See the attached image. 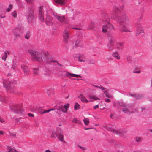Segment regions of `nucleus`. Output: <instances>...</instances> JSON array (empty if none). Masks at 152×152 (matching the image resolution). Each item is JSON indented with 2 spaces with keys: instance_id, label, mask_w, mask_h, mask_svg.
<instances>
[{
  "instance_id": "nucleus-1",
  "label": "nucleus",
  "mask_w": 152,
  "mask_h": 152,
  "mask_svg": "<svg viewBox=\"0 0 152 152\" xmlns=\"http://www.w3.org/2000/svg\"><path fill=\"white\" fill-rule=\"evenodd\" d=\"M109 17L108 14L105 12L102 14L101 21L104 24L102 26V32L107 34L109 37H112L113 33L112 31L114 28L113 26L109 21Z\"/></svg>"
},
{
  "instance_id": "nucleus-2",
  "label": "nucleus",
  "mask_w": 152,
  "mask_h": 152,
  "mask_svg": "<svg viewBox=\"0 0 152 152\" xmlns=\"http://www.w3.org/2000/svg\"><path fill=\"white\" fill-rule=\"evenodd\" d=\"M110 15L112 18L119 21L121 25L123 23L126 25L129 24V20L128 17L125 15L122 14L121 10L117 7H115L110 12Z\"/></svg>"
},
{
  "instance_id": "nucleus-3",
  "label": "nucleus",
  "mask_w": 152,
  "mask_h": 152,
  "mask_svg": "<svg viewBox=\"0 0 152 152\" xmlns=\"http://www.w3.org/2000/svg\"><path fill=\"white\" fill-rule=\"evenodd\" d=\"M28 53L31 56V59L35 61L42 63L43 61H46L49 59L47 58L48 53L46 52H39L32 50L28 51Z\"/></svg>"
},
{
  "instance_id": "nucleus-4",
  "label": "nucleus",
  "mask_w": 152,
  "mask_h": 152,
  "mask_svg": "<svg viewBox=\"0 0 152 152\" xmlns=\"http://www.w3.org/2000/svg\"><path fill=\"white\" fill-rule=\"evenodd\" d=\"M10 109L17 114H22L24 110L22 105L20 104H15L10 105Z\"/></svg>"
},
{
  "instance_id": "nucleus-5",
  "label": "nucleus",
  "mask_w": 152,
  "mask_h": 152,
  "mask_svg": "<svg viewBox=\"0 0 152 152\" xmlns=\"http://www.w3.org/2000/svg\"><path fill=\"white\" fill-rule=\"evenodd\" d=\"M3 83L4 87L8 90V92H13L14 90V87L13 85H12L11 82L8 80H4Z\"/></svg>"
},
{
  "instance_id": "nucleus-6",
  "label": "nucleus",
  "mask_w": 152,
  "mask_h": 152,
  "mask_svg": "<svg viewBox=\"0 0 152 152\" xmlns=\"http://www.w3.org/2000/svg\"><path fill=\"white\" fill-rule=\"evenodd\" d=\"M71 33L69 31L66 29L64 30L62 36L63 38V42L64 43L67 44L69 40V37Z\"/></svg>"
},
{
  "instance_id": "nucleus-7",
  "label": "nucleus",
  "mask_w": 152,
  "mask_h": 152,
  "mask_svg": "<svg viewBox=\"0 0 152 152\" xmlns=\"http://www.w3.org/2000/svg\"><path fill=\"white\" fill-rule=\"evenodd\" d=\"M45 22L46 25L48 26L52 25L53 23V21L52 17L49 15H47L45 20Z\"/></svg>"
},
{
  "instance_id": "nucleus-8",
  "label": "nucleus",
  "mask_w": 152,
  "mask_h": 152,
  "mask_svg": "<svg viewBox=\"0 0 152 152\" xmlns=\"http://www.w3.org/2000/svg\"><path fill=\"white\" fill-rule=\"evenodd\" d=\"M110 39L109 42L107 45L108 48L110 50H112L114 49V38L113 36L112 37H110Z\"/></svg>"
},
{
  "instance_id": "nucleus-9",
  "label": "nucleus",
  "mask_w": 152,
  "mask_h": 152,
  "mask_svg": "<svg viewBox=\"0 0 152 152\" xmlns=\"http://www.w3.org/2000/svg\"><path fill=\"white\" fill-rule=\"evenodd\" d=\"M57 20L61 23H67V20L65 17L64 16L56 15H54Z\"/></svg>"
},
{
  "instance_id": "nucleus-10",
  "label": "nucleus",
  "mask_w": 152,
  "mask_h": 152,
  "mask_svg": "<svg viewBox=\"0 0 152 152\" xmlns=\"http://www.w3.org/2000/svg\"><path fill=\"white\" fill-rule=\"evenodd\" d=\"M42 7L41 6L39 7V18L40 21L43 22L44 21V12L42 10Z\"/></svg>"
},
{
  "instance_id": "nucleus-11",
  "label": "nucleus",
  "mask_w": 152,
  "mask_h": 152,
  "mask_svg": "<svg viewBox=\"0 0 152 152\" xmlns=\"http://www.w3.org/2000/svg\"><path fill=\"white\" fill-rule=\"evenodd\" d=\"M34 12L33 11H30L27 15L28 22L29 23H31L34 19Z\"/></svg>"
},
{
  "instance_id": "nucleus-12",
  "label": "nucleus",
  "mask_w": 152,
  "mask_h": 152,
  "mask_svg": "<svg viewBox=\"0 0 152 152\" xmlns=\"http://www.w3.org/2000/svg\"><path fill=\"white\" fill-rule=\"evenodd\" d=\"M69 105V104L67 103L65 104L64 106H59L58 107V109L61 110L64 113H66L68 110Z\"/></svg>"
},
{
  "instance_id": "nucleus-13",
  "label": "nucleus",
  "mask_w": 152,
  "mask_h": 152,
  "mask_svg": "<svg viewBox=\"0 0 152 152\" xmlns=\"http://www.w3.org/2000/svg\"><path fill=\"white\" fill-rule=\"evenodd\" d=\"M21 68L23 70L24 75H27L30 74V71L28 66L24 65H21Z\"/></svg>"
},
{
  "instance_id": "nucleus-14",
  "label": "nucleus",
  "mask_w": 152,
  "mask_h": 152,
  "mask_svg": "<svg viewBox=\"0 0 152 152\" xmlns=\"http://www.w3.org/2000/svg\"><path fill=\"white\" fill-rule=\"evenodd\" d=\"M103 127L106 129L110 131H112V132L115 133H116V134H121V132L118 131H117L116 130L111 129L109 127V126H108L107 124L104 125Z\"/></svg>"
},
{
  "instance_id": "nucleus-15",
  "label": "nucleus",
  "mask_w": 152,
  "mask_h": 152,
  "mask_svg": "<svg viewBox=\"0 0 152 152\" xmlns=\"http://www.w3.org/2000/svg\"><path fill=\"white\" fill-rule=\"evenodd\" d=\"M65 76L69 78H70L71 77H74L77 78H81V75L78 74H75L73 73H71L68 72H66L65 74Z\"/></svg>"
},
{
  "instance_id": "nucleus-16",
  "label": "nucleus",
  "mask_w": 152,
  "mask_h": 152,
  "mask_svg": "<svg viewBox=\"0 0 152 152\" xmlns=\"http://www.w3.org/2000/svg\"><path fill=\"white\" fill-rule=\"evenodd\" d=\"M89 101L93 102L95 100H100V99L96 96L94 95H91L89 97Z\"/></svg>"
},
{
  "instance_id": "nucleus-17",
  "label": "nucleus",
  "mask_w": 152,
  "mask_h": 152,
  "mask_svg": "<svg viewBox=\"0 0 152 152\" xmlns=\"http://www.w3.org/2000/svg\"><path fill=\"white\" fill-rule=\"evenodd\" d=\"M122 111L124 113L128 114H130L134 113L133 111L131 110L126 107L123 108L122 109Z\"/></svg>"
},
{
  "instance_id": "nucleus-18",
  "label": "nucleus",
  "mask_w": 152,
  "mask_h": 152,
  "mask_svg": "<svg viewBox=\"0 0 152 152\" xmlns=\"http://www.w3.org/2000/svg\"><path fill=\"white\" fill-rule=\"evenodd\" d=\"M123 43L121 42L118 43L116 45V48L118 50L121 51L123 48Z\"/></svg>"
},
{
  "instance_id": "nucleus-19",
  "label": "nucleus",
  "mask_w": 152,
  "mask_h": 152,
  "mask_svg": "<svg viewBox=\"0 0 152 152\" xmlns=\"http://www.w3.org/2000/svg\"><path fill=\"white\" fill-rule=\"evenodd\" d=\"M57 137L59 140L64 142H65V141L64 140V138L62 133L58 134L57 135Z\"/></svg>"
},
{
  "instance_id": "nucleus-20",
  "label": "nucleus",
  "mask_w": 152,
  "mask_h": 152,
  "mask_svg": "<svg viewBox=\"0 0 152 152\" xmlns=\"http://www.w3.org/2000/svg\"><path fill=\"white\" fill-rule=\"evenodd\" d=\"M79 98L83 102L88 103L89 101L82 94H81L79 96Z\"/></svg>"
},
{
  "instance_id": "nucleus-21",
  "label": "nucleus",
  "mask_w": 152,
  "mask_h": 152,
  "mask_svg": "<svg viewBox=\"0 0 152 152\" xmlns=\"http://www.w3.org/2000/svg\"><path fill=\"white\" fill-rule=\"evenodd\" d=\"M56 5H64L65 4L66 2L65 1H54Z\"/></svg>"
},
{
  "instance_id": "nucleus-22",
  "label": "nucleus",
  "mask_w": 152,
  "mask_h": 152,
  "mask_svg": "<svg viewBox=\"0 0 152 152\" xmlns=\"http://www.w3.org/2000/svg\"><path fill=\"white\" fill-rule=\"evenodd\" d=\"M33 73L35 76H39L40 75V72L39 69L37 68H33Z\"/></svg>"
},
{
  "instance_id": "nucleus-23",
  "label": "nucleus",
  "mask_w": 152,
  "mask_h": 152,
  "mask_svg": "<svg viewBox=\"0 0 152 152\" xmlns=\"http://www.w3.org/2000/svg\"><path fill=\"white\" fill-rule=\"evenodd\" d=\"M47 62L48 63H49L50 64L52 63H53V62L54 63H56L58 65H59L61 66H62V67L63 66L62 65H61V64H60L59 63L58 61H54V60H53L50 59L47 60Z\"/></svg>"
},
{
  "instance_id": "nucleus-24",
  "label": "nucleus",
  "mask_w": 152,
  "mask_h": 152,
  "mask_svg": "<svg viewBox=\"0 0 152 152\" xmlns=\"http://www.w3.org/2000/svg\"><path fill=\"white\" fill-rule=\"evenodd\" d=\"M95 24L94 22H91L88 26L87 29L89 30H94L95 28Z\"/></svg>"
},
{
  "instance_id": "nucleus-25",
  "label": "nucleus",
  "mask_w": 152,
  "mask_h": 152,
  "mask_svg": "<svg viewBox=\"0 0 152 152\" xmlns=\"http://www.w3.org/2000/svg\"><path fill=\"white\" fill-rule=\"evenodd\" d=\"M104 93L107 97L110 98H112V96L109 94L107 89L105 91H104Z\"/></svg>"
},
{
  "instance_id": "nucleus-26",
  "label": "nucleus",
  "mask_w": 152,
  "mask_h": 152,
  "mask_svg": "<svg viewBox=\"0 0 152 152\" xmlns=\"http://www.w3.org/2000/svg\"><path fill=\"white\" fill-rule=\"evenodd\" d=\"M0 101L6 103L7 102V99L5 97L0 95Z\"/></svg>"
},
{
  "instance_id": "nucleus-27",
  "label": "nucleus",
  "mask_w": 152,
  "mask_h": 152,
  "mask_svg": "<svg viewBox=\"0 0 152 152\" xmlns=\"http://www.w3.org/2000/svg\"><path fill=\"white\" fill-rule=\"evenodd\" d=\"M31 35V32L29 31H27L26 32V35L25 36V38L27 39H29Z\"/></svg>"
},
{
  "instance_id": "nucleus-28",
  "label": "nucleus",
  "mask_w": 152,
  "mask_h": 152,
  "mask_svg": "<svg viewBox=\"0 0 152 152\" xmlns=\"http://www.w3.org/2000/svg\"><path fill=\"white\" fill-rule=\"evenodd\" d=\"M83 121L85 125H88L89 124V121L88 118H84L83 120Z\"/></svg>"
},
{
  "instance_id": "nucleus-29",
  "label": "nucleus",
  "mask_w": 152,
  "mask_h": 152,
  "mask_svg": "<svg viewBox=\"0 0 152 152\" xmlns=\"http://www.w3.org/2000/svg\"><path fill=\"white\" fill-rule=\"evenodd\" d=\"M80 106L77 103H75L74 106V109L75 110H77L80 108Z\"/></svg>"
},
{
  "instance_id": "nucleus-30",
  "label": "nucleus",
  "mask_w": 152,
  "mask_h": 152,
  "mask_svg": "<svg viewBox=\"0 0 152 152\" xmlns=\"http://www.w3.org/2000/svg\"><path fill=\"white\" fill-rule=\"evenodd\" d=\"M144 31L143 29H141L140 30L137 29L136 32V35H139L141 33H143Z\"/></svg>"
},
{
  "instance_id": "nucleus-31",
  "label": "nucleus",
  "mask_w": 152,
  "mask_h": 152,
  "mask_svg": "<svg viewBox=\"0 0 152 152\" xmlns=\"http://www.w3.org/2000/svg\"><path fill=\"white\" fill-rule=\"evenodd\" d=\"M81 43L80 41L79 40H76L75 42V46L76 47H78L80 46V45Z\"/></svg>"
},
{
  "instance_id": "nucleus-32",
  "label": "nucleus",
  "mask_w": 152,
  "mask_h": 152,
  "mask_svg": "<svg viewBox=\"0 0 152 152\" xmlns=\"http://www.w3.org/2000/svg\"><path fill=\"white\" fill-rule=\"evenodd\" d=\"M113 56L115 58H116L118 59H120V57L119 56L118 54L117 53H114L113 54Z\"/></svg>"
},
{
  "instance_id": "nucleus-33",
  "label": "nucleus",
  "mask_w": 152,
  "mask_h": 152,
  "mask_svg": "<svg viewBox=\"0 0 152 152\" xmlns=\"http://www.w3.org/2000/svg\"><path fill=\"white\" fill-rule=\"evenodd\" d=\"M49 112V109L47 110H42L41 111L39 112L41 114H43L44 113H48Z\"/></svg>"
},
{
  "instance_id": "nucleus-34",
  "label": "nucleus",
  "mask_w": 152,
  "mask_h": 152,
  "mask_svg": "<svg viewBox=\"0 0 152 152\" xmlns=\"http://www.w3.org/2000/svg\"><path fill=\"white\" fill-rule=\"evenodd\" d=\"M137 29L140 30L141 29H143V27L141 24H137L136 26Z\"/></svg>"
},
{
  "instance_id": "nucleus-35",
  "label": "nucleus",
  "mask_w": 152,
  "mask_h": 152,
  "mask_svg": "<svg viewBox=\"0 0 152 152\" xmlns=\"http://www.w3.org/2000/svg\"><path fill=\"white\" fill-rule=\"evenodd\" d=\"M7 57V53L6 52L4 53V55H3L2 58L3 60H4V61L6 60V58Z\"/></svg>"
},
{
  "instance_id": "nucleus-36",
  "label": "nucleus",
  "mask_w": 152,
  "mask_h": 152,
  "mask_svg": "<svg viewBox=\"0 0 152 152\" xmlns=\"http://www.w3.org/2000/svg\"><path fill=\"white\" fill-rule=\"evenodd\" d=\"M13 148L10 146H7V149L8 151L7 152H11Z\"/></svg>"
},
{
  "instance_id": "nucleus-37",
  "label": "nucleus",
  "mask_w": 152,
  "mask_h": 152,
  "mask_svg": "<svg viewBox=\"0 0 152 152\" xmlns=\"http://www.w3.org/2000/svg\"><path fill=\"white\" fill-rule=\"evenodd\" d=\"M138 69L137 67H136L134 68V70H133L132 72L134 73H140V70H138L137 71H135L134 70H137Z\"/></svg>"
},
{
  "instance_id": "nucleus-38",
  "label": "nucleus",
  "mask_w": 152,
  "mask_h": 152,
  "mask_svg": "<svg viewBox=\"0 0 152 152\" xmlns=\"http://www.w3.org/2000/svg\"><path fill=\"white\" fill-rule=\"evenodd\" d=\"M72 122L79 124L81 123L76 118H75L73 120Z\"/></svg>"
},
{
  "instance_id": "nucleus-39",
  "label": "nucleus",
  "mask_w": 152,
  "mask_h": 152,
  "mask_svg": "<svg viewBox=\"0 0 152 152\" xmlns=\"http://www.w3.org/2000/svg\"><path fill=\"white\" fill-rule=\"evenodd\" d=\"M77 146L80 149H81L83 151L86 150L87 149V148H86V147H82L80 146V145H77Z\"/></svg>"
},
{
  "instance_id": "nucleus-40",
  "label": "nucleus",
  "mask_w": 152,
  "mask_h": 152,
  "mask_svg": "<svg viewBox=\"0 0 152 152\" xmlns=\"http://www.w3.org/2000/svg\"><path fill=\"white\" fill-rule=\"evenodd\" d=\"M12 8V5H10L9 6V7L7 9V12H9L10 11Z\"/></svg>"
},
{
  "instance_id": "nucleus-41",
  "label": "nucleus",
  "mask_w": 152,
  "mask_h": 152,
  "mask_svg": "<svg viewBox=\"0 0 152 152\" xmlns=\"http://www.w3.org/2000/svg\"><path fill=\"white\" fill-rule=\"evenodd\" d=\"M122 32H123V31H124V32H127V31L129 32V31H130L127 30L126 28H125V26L124 25L123 28L122 29Z\"/></svg>"
},
{
  "instance_id": "nucleus-42",
  "label": "nucleus",
  "mask_w": 152,
  "mask_h": 152,
  "mask_svg": "<svg viewBox=\"0 0 152 152\" xmlns=\"http://www.w3.org/2000/svg\"><path fill=\"white\" fill-rule=\"evenodd\" d=\"M12 15L15 18L17 17V12L16 11H14L12 13Z\"/></svg>"
},
{
  "instance_id": "nucleus-43",
  "label": "nucleus",
  "mask_w": 152,
  "mask_h": 152,
  "mask_svg": "<svg viewBox=\"0 0 152 152\" xmlns=\"http://www.w3.org/2000/svg\"><path fill=\"white\" fill-rule=\"evenodd\" d=\"M14 35L15 38V40L17 38H18L20 37V35L18 33H15L14 34Z\"/></svg>"
},
{
  "instance_id": "nucleus-44",
  "label": "nucleus",
  "mask_w": 152,
  "mask_h": 152,
  "mask_svg": "<svg viewBox=\"0 0 152 152\" xmlns=\"http://www.w3.org/2000/svg\"><path fill=\"white\" fill-rule=\"evenodd\" d=\"M42 73L45 76H47L48 74V72L45 71H44L42 72Z\"/></svg>"
},
{
  "instance_id": "nucleus-45",
  "label": "nucleus",
  "mask_w": 152,
  "mask_h": 152,
  "mask_svg": "<svg viewBox=\"0 0 152 152\" xmlns=\"http://www.w3.org/2000/svg\"><path fill=\"white\" fill-rule=\"evenodd\" d=\"M12 67L14 69H16L17 68V66L15 64H14L12 65Z\"/></svg>"
},
{
  "instance_id": "nucleus-46",
  "label": "nucleus",
  "mask_w": 152,
  "mask_h": 152,
  "mask_svg": "<svg viewBox=\"0 0 152 152\" xmlns=\"http://www.w3.org/2000/svg\"><path fill=\"white\" fill-rule=\"evenodd\" d=\"M98 88L99 89L103 90V91H105V90H106L107 89L105 88L102 87L101 86H99V87H98Z\"/></svg>"
},
{
  "instance_id": "nucleus-47",
  "label": "nucleus",
  "mask_w": 152,
  "mask_h": 152,
  "mask_svg": "<svg viewBox=\"0 0 152 152\" xmlns=\"http://www.w3.org/2000/svg\"><path fill=\"white\" fill-rule=\"evenodd\" d=\"M56 134V133L55 132H53L52 134L51 137L52 138L55 137V135Z\"/></svg>"
},
{
  "instance_id": "nucleus-48",
  "label": "nucleus",
  "mask_w": 152,
  "mask_h": 152,
  "mask_svg": "<svg viewBox=\"0 0 152 152\" xmlns=\"http://www.w3.org/2000/svg\"><path fill=\"white\" fill-rule=\"evenodd\" d=\"M28 115L30 117H33L34 116V115L32 114L29 113L28 114Z\"/></svg>"
},
{
  "instance_id": "nucleus-49",
  "label": "nucleus",
  "mask_w": 152,
  "mask_h": 152,
  "mask_svg": "<svg viewBox=\"0 0 152 152\" xmlns=\"http://www.w3.org/2000/svg\"><path fill=\"white\" fill-rule=\"evenodd\" d=\"M135 2H134L135 4L136 5H138L140 3L139 2V1H135Z\"/></svg>"
},
{
  "instance_id": "nucleus-50",
  "label": "nucleus",
  "mask_w": 152,
  "mask_h": 152,
  "mask_svg": "<svg viewBox=\"0 0 152 152\" xmlns=\"http://www.w3.org/2000/svg\"><path fill=\"white\" fill-rule=\"evenodd\" d=\"M141 140V138H137L136 139V140L137 142H139Z\"/></svg>"
},
{
  "instance_id": "nucleus-51",
  "label": "nucleus",
  "mask_w": 152,
  "mask_h": 152,
  "mask_svg": "<svg viewBox=\"0 0 152 152\" xmlns=\"http://www.w3.org/2000/svg\"><path fill=\"white\" fill-rule=\"evenodd\" d=\"M99 108V105H96L94 106V109H96L97 108Z\"/></svg>"
},
{
  "instance_id": "nucleus-52",
  "label": "nucleus",
  "mask_w": 152,
  "mask_h": 152,
  "mask_svg": "<svg viewBox=\"0 0 152 152\" xmlns=\"http://www.w3.org/2000/svg\"><path fill=\"white\" fill-rule=\"evenodd\" d=\"M11 152H19L16 150L15 149L13 148L12 150L11 151Z\"/></svg>"
},
{
  "instance_id": "nucleus-53",
  "label": "nucleus",
  "mask_w": 152,
  "mask_h": 152,
  "mask_svg": "<svg viewBox=\"0 0 152 152\" xmlns=\"http://www.w3.org/2000/svg\"><path fill=\"white\" fill-rule=\"evenodd\" d=\"M105 101L107 103H109L111 101V100L110 99H107L105 100Z\"/></svg>"
},
{
  "instance_id": "nucleus-54",
  "label": "nucleus",
  "mask_w": 152,
  "mask_h": 152,
  "mask_svg": "<svg viewBox=\"0 0 152 152\" xmlns=\"http://www.w3.org/2000/svg\"><path fill=\"white\" fill-rule=\"evenodd\" d=\"M0 121L1 122L3 123L4 121V120L1 118V117L0 118Z\"/></svg>"
},
{
  "instance_id": "nucleus-55",
  "label": "nucleus",
  "mask_w": 152,
  "mask_h": 152,
  "mask_svg": "<svg viewBox=\"0 0 152 152\" xmlns=\"http://www.w3.org/2000/svg\"><path fill=\"white\" fill-rule=\"evenodd\" d=\"M3 134V132L2 131H0V136L2 135Z\"/></svg>"
},
{
  "instance_id": "nucleus-56",
  "label": "nucleus",
  "mask_w": 152,
  "mask_h": 152,
  "mask_svg": "<svg viewBox=\"0 0 152 152\" xmlns=\"http://www.w3.org/2000/svg\"><path fill=\"white\" fill-rule=\"evenodd\" d=\"M79 61H80V62H82V61H83V62H85V61H83V60L82 59H80V58H79Z\"/></svg>"
},
{
  "instance_id": "nucleus-57",
  "label": "nucleus",
  "mask_w": 152,
  "mask_h": 152,
  "mask_svg": "<svg viewBox=\"0 0 152 152\" xmlns=\"http://www.w3.org/2000/svg\"><path fill=\"white\" fill-rule=\"evenodd\" d=\"M45 152H52L51 151H50V150H45Z\"/></svg>"
},
{
  "instance_id": "nucleus-58",
  "label": "nucleus",
  "mask_w": 152,
  "mask_h": 152,
  "mask_svg": "<svg viewBox=\"0 0 152 152\" xmlns=\"http://www.w3.org/2000/svg\"><path fill=\"white\" fill-rule=\"evenodd\" d=\"M49 112L51 111H53V110H55V109L54 108H52V109H49Z\"/></svg>"
},
{
  "instance_id": "nucleus-59",
  "label": "nucleus",
  "mask_w": 152,
  "mask_h": 152,
  "mask_svg": "<svg viewBox=\"0 0 152 152\" xmlns=\"http://www.w3.org/2000/svg\"><path fill=\"white\" fill-rule=\"evenodd\" d=\"M92 86H94V87H96V88H98V87H99V86H96V85H92Z\"/></svg>"
},
{
  "instance_id": "nucleus-60",
  "label": "nucleus",
  "mask_w": 152,
  "mask_h": 152,
  "mask_svg": "<svg viewBox=\"0 0 152 152\" xmlns=\"http://www.w3.org/2000/svg\"><path fill=\"white\" fill-rule=\"evenodd\" d=\"M73 29H78V30H80V28H73Z\"/></svg>"
},
{
  "instance_id": "nucleus-61",
  "label": "nucleus",
  "mask_w": 152,
  "mask_h": 152,
  "mask_svg": "<svg viewBox=\"0 0 152 152\" xmlns=\"http://www.w3.org/2000/svg\"><path fill=\"white\" fill-rule=\"evenodd\" d=\"M20 119V118H19L16 119V120H15V121H19V119Z\"/></svg>"
},
{
  "instance_id": "nucleus-62",
  "label": "nucleus",
  "mask_w": 152,
  "mask_h": 152,
  "mask_svg": "<svg viewBox=\"0 0 152 152\" xmlns=\"http://www.w3.org/2000/svg\"><path fill=\"white\" fill-rule=\"evenodd\" d=\"M91 129L90 128H88L85 129V130H88V129Z\"/></svg>"
},
{
  "instance_id": "nucleus-63",
  "label": "nucleus",
  "mask_w": 152,
  "mask_h": 152,
  "mask_svg": "<svg viewBox=\"0 0 152 152\" xmlns=\"http://www.w3.org/2000/svg\"><path fill=\"white\" fill-rule=\"evenodd\" d=\"M149 131L150 132L152 133V129H149Z\"/></svg>"
},
{
  "instance_id": "nucleus-64",
  "label": "nucleus",
  "mask_w": 152,
  "mask_h": 152,
  "mask_svg": "<svg viewBox=\"0 0 152 152\" xmlns=\"http://www.w3.org/2000/svg\"><path fill=\"white\" fill-rule=\"evenodd\" d=\"M151 86L152 87V79L151 80Z\"/></svg>"
}]
</instances>
